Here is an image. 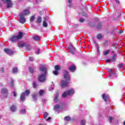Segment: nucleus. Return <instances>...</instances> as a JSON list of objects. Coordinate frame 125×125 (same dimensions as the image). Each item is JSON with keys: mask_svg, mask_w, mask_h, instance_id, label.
Masks as SVG:
<instances>
[{"mask_svg": "<svg viewBox=\"0 0 125 125\" xmlns=\"http://www.w3.org/2000/svg\"><path fill=\"white\" fill-rule=\"evenodd\" d=\"M40 70L42 73L40 74L38 77V80L40 83H43L45 82L46 80V74L47 73V70L46 67L44 65H41L40 67Z\"/></svg>", "mask_w": 125, "mask_h": 125, "instance_id": "1", "label": "nucleus"}, {"mask_svg": "<svg viewBox=\"0 0 125 125\" xmlns=\"http://www.w3.org/2000/svg\"><path fill=\"white\" fill-rule=\"evenodd\" d=\"M64 79L65 80V81L64 80H62L61 81V86L62 87H66V86H68V84L69 83V82H70V75H69V73H68V71H64V74L63 75Z\"/></svg>", "mask_w": 125, "mask_h": 125, "instance_id": "2", "label": "nucleus"}, {"mask_svg": "<svg viewBox=\"0 0 125 125\" xmlns=\"http://www.w3.org/2000/svg\"><path fill=\"white\" fill-rule=\"evenodd\" d=\"M22 37H23V32H20L19 33V34L17 36L16 35L13 36L11 38L10 40L11 42H17L18 41H19V40H21V39Z\"/></svg>", "mask_w": 125, "mask_h": 125, "instance_id": "3", "label": "nucleus"}, {"mask_svg": "<svg viewBox=\"0 0 125 125\" xmlns=\"http://www.w3.org/2000/svg\"><path fill=\"white\" fill-rule=\"evenodd\" d=\"M8 93V91L7 89L6 88H2L0 90V96L2 98H6Z\"/></svg>", "mask_w": 125, "mask_h": 125, "instance_id": "4", "label": "nucleus"}, {"mask_svg": "<svg viewBox=\"0 0 125 125\" xmlns=\"http://www.w3.org/2000/svg\"><path fill=\"white\" fill-rule=\"evenodd\" d=\"M75 93V90L73 89H71L68 90L67 92H65L62 95L63 98H65L67 97V95H72Z\"/></svg>", "mask_w": 125, "mask_h": 125, "instance_id": "5", "label": "nucleus"}, {"mask_svg": "<svg viewBox=\"0 0 125 125\" xmlns=\"http://www.w3.org/2000/svg\"><path fill=\"white\" fill-rule=\"evenodd\" d=\"M29 94H30V91L29 90L25 91V92L21 93L20 98L22 102L25 101V97L28 96Z\"/></svg>", "mask_w": 125, "mask_h": 125, "instance_id": "6", "label": "nucleus"}, {"mask_svg": "<svg viewBox=\"0 0 125 125\" xmlns=\"http://www.w3.org/2000/svg\"><path fill=\"white\" fill-rule=\"evenodd\" d=\"M25 15L23 13H21L20 14V19L19 20L20 23L21 24H24L26 22V19H25Z\"/></svg>", "mask_w": 125, "mask_h": 125, "instance_id": "7", "label": "nucleus"}, {"mask_svg": "<svg viewBox=\"0 0 125 125\" xmlns=\"http://www.w3.org/2000/svg\"><path fill=\"white\" fill-rule=\"evenodd\" d=\"M5 3H7V8H10V7H12V2H11V0H2Z\"/></svg>", "mask_w": 125, "mask_h": 125, "instance_id": "8", "label": "nucleus"}, {"mask_svg": "<svg viewBox=\"0 0 125 125\" xmlns=\"http://www.w3.org/2000/svg\"><path fill=\"white\" fill-rule=\"evenodd\" d=\"M107 71L109 72L110 74V75L108 77H117V74L114 70L112 69H108Z\"/></svg>", "mask_w": 125, "mask_h": 125, "instance_id": "9", "label": "nucleus"}, {"mask_svg": "<svg viewBox=\"0 0 125 125\" xmlns=\"http://www.w3.org/2000/svg\"><path fill=\"white\" fill-rule=\"evenodd\" d=\"M102 97L105 102H107L108 101V100L110 98L109 95H107L106 94H104L102 95Z\"/></svg>", "mask_w": 125, "mask_h": 125, "instance_id": "10", "label": "nucleus"}, {"mask_svg": "<svg viewBox=\"0 0 125 125\" xmlns=\"http://www.w3.org/2000/svg\"><path fill=\"white\" fill-rule=\"evenodd\" d=\"M68 49H69L71 53L72 54H75V51H76V48L73 46V45H70V46L68 47Z\"/></svg>", "mask_w": 125, "mask_h": 125, "instance_id": "11", "label": "nucleus"}, {"mask_svg": "<svg viewBox=\"0 0 125 125\" xmlns=\"http://www.w3.org/2000/svg\"><path fill=\"white\" fill-rule=\"evenodd\" d=\"M4 52L9 55H12V54H13V51H12L11 50H10L9 49H5Z\"/></svg>", "mask_w": 125, "mask_h": 125, "instance_id": "12", "label": "nucleus"}, {"mask_svg": "<svg viewBox=\"0 0 125 125\" xmlns=\"http://www.w3.org/2000/svg\"><path fill=\"white\" fill-rule=\"evenodd\" d=\"M54 110L56 112H57V111H59L60 110V105L59 104H56L54 107Z\"/></svg>", "mask_w": 125, "mask_h": 125, "instance_id": "13", "label": "nucleus"}, {"mask_svg": "<svg viewBox=\"0 0 125 125\" xmlns=\"http://www.w3.org/2000/svg\"><path fill=\"white\" fill-rule=\"evenodd\" d=\"M32 97L34 101H36L37 100V97H38V94L37 93H34L32 95Z\"/></svg>", "mask_w": 125, "mask_h": 125, "instance_id": "14", "label": "nucleus"}, {"mask_svg": "<svg viewBox=\"0 0 125 125\" xmlns=\"http://www.w3.org/2000/svg\"><path fill=\"white\" fill-rule=\"evenodd\" d=\"M69 69L70 72H75L76 66L75 65H71Z\"/></svg>", "mask_w": 125, "mask_h": 125, "instance_id": "15", "label": "nucleus"}, {"mask_svg": "<svg viewBox=\"0 0 125 125\" xmlns=\"http://www.w3.org/2000/svg\"><path fill=\"white\" fill-rule=\"evenodd\" d=\"M58 97H59V95L58 94H56L55 96V99L54 100L55 103H57V102H58Z\"/></svg>", "mask_w": 125, "mask_h": 125, "instance_id": "16", "label": "nucleus"}, {"mask_svg": "<svg viewBox=\"0 0 125 125\" xmlns=\"http://www.w3.org/2000/svg\"><path fill=\"white\" fill-rule=\"evenodd\" d=\"M10 110L12 112H15L16 111V106L13 105L10 107Z\"/></svg>", "mask_w": 125, "mask_h": 125, "instance_id": "17", "label": "nucleus"}, {"mask_svg": "<svg viewBox=\"0 0 125 125\" xmlns=\"http://www.w3.org/2000/svg\"><path fill=\"white\" fill-rule=\"evenodd\" d=\"M9 81H10L9 84H10L12 87H13V83H14V81H13V80H12L11 78H9Z\"/></svg>", "mask_w": 125, "mask_h": 125, "instance_id": "18", "label": "nucleus"}, {"mask_svg": "<svg viewBox=\"0 0 125 125\" xmlns=\"http://www.w3.org/2000/svg\"><path fill=\"white\" fill-rule=\"evenodd\" d=\"M25 42H22L18 44L19 47H24V46H25Z\"/></svg>", "mask_w": 125, "mask_h": 125, "instance_id": "19", "label": "nucleus"}, {"mask_svg": "<svg viewBox=\"0 0 125 125\" xmlns=\"http://www.w3.org/2000/svg\"><path fill=\"white\" fill-rule=\"evenodd\" d=\"M71 117L69 116L64 117V121H65L66 122H69V121H71Z\"/></svg>", "mask_w": 125, "mask_h": 125, "instance_id": "20", "label": "nucleus"}, {"mask_svg": "<svg viewBox=\"0 0 125 125\" xmlns=\"http://www.w3.org/2000/svg\"><path fill=\"white\" fill-rule=\"evenodd\" d=\"M24 13L23 14H24V16L25 15H29V14H30V11L29 10H25L24 11Z\"/></svg>", "mask_w": 125, "mask_h": 125, "instance_id": "21", "label": "nucleus"}, {"mask_svg": "<svg viewBox=\"0 0 125 125\" xmlns=\"http://www.w3.org/2000/svg\"><path fill=\"white\" fill-rule=\"evenodd\" d=\"M116 58H117V55L116 54H114L112 58L111 59V61H112V62H114V61H115V59H116Z\"/></svg>", "mask_w": 125, "mask_h": 125, "instance_id": "22", "label": "nucleus"}, {"mask_svg": "<svg viewBox=\"0 0 125 125\" xmlns=\"http://www.w3.org/2000/svg\"><path fill=\"white\" fill-rule=\"evenodd\" d=\"M35 19H36V18H35V16H33L31 17L30 18V22H34V21H35Z\"/></svg>", "mask_w": 125, "mask_h": 125, "instance_id": "23", "label": "nucleus"}, {"mask_svg": "<svg viewBox=\"0 0 125 125\" xmlns=\"http://www.w3.org/2000/svg\"><path fill=\"white\" fill-rule=\"evenodd\" d=\"M102 27V23L101 22L99 23L97 26V28L99 30H100Z\"/></svg>", "mask_w": 125, "mask_h": 125, "instance_id": "24", "label": "nucleus"}, {"mask_svg": "<svg viewBox=\"0 0 125 125\" xmlns=\"http://www.w3.org/2000/svg\"><path fill=\"white\" fill-rule=\"evenodd\" d=\"M33 86L34 88H37V87H38V84L37 83V82L35 81L33 82Z\"/></svg>", "mask_w": 125, "mask_h": 125, "instance_id": "25", "label": "nucleus"}, {"mask_svg": "<svg viewBox=\"0 0 125 125\" xmlns=\"http://www.w3.org/2000/svg\"><path fill=\"white\" fill-rule=\"evenodd\" d=\"M18 72V68L17 67H15L13 69V72L14 74H16Z\"/></svg>", "mask_w": 125, "mask_h": 125, "instance_id": "26", "label": "nucleus"}, {"mask_svg": "<svg viewBox=\"0 0 125 125\" xmlns=\"http://www.w3.org/2000/svg\"><path fill=\"white\" fill-rule=\"evenodd\" d=\"M48 113L47 112H44L43 113V119H46L48 117Z\"/></svg>", "mask_w": 125, "mask_h": 125, "instance_id": "27", "label": "nucleus"}, {"mask_svg": "<svg viewBox=\"0 0 125 125\" xmlns=\"http://www.w3.org/2000/svg\"><path fill=\"white\" fill-rule=\"evenodd\" d=\"M44 93V90H41L40 91H39V95L40 96H42V95H43V94Z\"/></svg>", "mask_w": 125, "mask_h": 125, "instance_id": "28", "label": "nucleus"}, {"mask_svg": "<svg viewBox=\"0 0 125 125\" xmlns=\"http://www.w3.org/2000/svg\"><path fill=\"white\" fill-rule=\"evenodd\" d=\"M109 52H110V50H107L106 51H104V55H107L108 54H109Z\"/></svg>", "mask_w": 125, "mask_h": 125, "instance_id": "29", "label": "nucleus"}, {"mask_svg": "<svg viewBox=\"0 0 125 125\" xmlns=\"http://www.w3.org/2000/svg\"><path fill=\"white\" fill-rule=\"evenodd\" d=\"M34 41H40L41 38L39 36H36V37H34Z\"/></svg>", "mask_w": 125, "mask_h": 125, "instance_id": "30", "label": "nucleus"}, {"mask_svg": "<svg viewBox=\"0 0 125 125\" xmlns=\"http://www.w3.org/2000/svg\"><path fill=\"white\" fill-rule=\"evenodd\" d=\"M37 23H42V18L41 17H39L38 18Z\"/></svg>", "mask_w": 125, "mask_h": 125, "instance_id": "31", "label": "nucleus"}, {"mask_svg": "<svg viewBox=\"0 0 125 125\" xmlns=\"http://www.w3.org/2000/svg\"><path fill=\"white\" fill-rule=\"evenodd\" d=\"M60 65H56L55 67V70L56 71H59V70H60Z\"/></svg>", "mask_w": 125, "mask_h": 125, "instance_id": "32", "label": "nucleus"}, {"mask_svg": "<svg viewBox=\"0 0 125 125\" xmlns=\"http://www.w3.org/2000/svg\"><path fill=\"white\" fill-rule=\"evenodd\" d=\"M21 114L22 115H24V114H26V110L25 109L21 110Z\"/></svg>", "mask_w": 125, "mask_h": 125, "instance_id": "33", "label": "nucleus"}, {"mask_svg": "<svg viewBox=\"0 0 125 125\" xmlns=\"http://www.w3.org/2000/svg\"><path fill=\"white\" fill-rule=\"evenodd\" d=\"M43 26L45 28H46V27H47L48 24H47V23H46V21H43Z\"/></svg>", "mask_w": 125, "mask_h": 125, "instance_id": "34", "label": "nucleus"}, {"mask_svg": "<svg viewBox=\"0 0 125 125\" xmlns=\"http://www.w3.org/2000/svg\"><path fill=\"white\" fill-rule=\"evenodd\" d=\"M81 125H85V120H81Z\"/></svg>", "mask_w": 125, "mask_h": 125, "instance_id": "35", "label": "nucleus"}, {"mask_svg": "<svg viewBox=\"0 0 125 125\" xmlns=\"http://www.w3.org/2000/svg\"><path fill=\"white\" fill-rule=\"evenodd\" d=\"M97 38L98 40H100V39L102 38V35L101 34H98L97 36Z\"/></svg>", "mask_w": 125, "mask_h": 125, "instance_id": "36", "label": "nucleus"}, {"mask_svg": "<svg viewBox=\"0 0 125 125\" xmlns=\"http://www.w3.org/2000/svg\"><path fill=\"white\" fill-rule=\"evenodd\" d=\"M25 47L27 50H30V49H31V46H30L29 45H26Z\"/></svg>", "mask_w": 125, "mask_h": 125, "instance_id": "37", "label": "nucleus"}, {"mask_svg": "<svg viewBox=\"0 0 125 125\" xmlns=\"http://www.w3.org/2000/svg\"><path fill=\"white\" fill-rule=\"evenodd\" d=\"M54 75H55V76H57V75H58V74H59V73H58V71H54L53 72Z\"/></svg>", "mask_w": 125, "mask_h": 125, "instance_id": "38", "label": "nucleus"}, {"mask_svg": "<svg viewBox=\"0 0 125 125\" xmlns=\"http://www.w3.org/2000/svg\"><path fill=\"white\" fill-rule=\"evenodd\" d=\"M43 21H44L45 22H46V21H47V20H48V17H45L43 18Z\"/></svg>", "mask_w": 125, "mask_h": 125, "instance_id": "39", "label": "nucleus"}, {"mask_svg": "<svg viewBox=\"0 0 125 125\" xmlns=\"http://www.w3.org/2000/svg\"><path fill=\"white\" fill-rule=\"evenodd\" d=\"M29 72L32 74V73L34 72V69L31 67H29Z\"/></svg>", "mask_w": 125, "mask_h": 125, "instance_id": "40", "label": "nucleus"}, {"mask_svg": "<svg viewBox=\"0 0 125 125\" xmlns=\"http://www.w3.org/2000/svg\"><path fill=\"white\" fill-rule=\"evenodd\" d=\"M52 87L51 88H49V90H52L53 89V88H54V84H53V83H52Z\"/></svg>", "mask_w": 125, "mask_h": 125, "instance_id": "41", "label": "nucleus"}, {"mask_svg": "<svg viewBox=\"0 0 125 125\" xmlns=\"http://www.w3.org/2000/svg\"><path fill=\"white\" fill-rule=\"evenodd\" d=\"M108 120L109 121V122L111 123L112 121H113V118H112V117H108Z\"/></svg>", "mask_w": 125, "mask_h": 125, "instance_id": "42", "label": "nucleus"}, {"mask_svg": "<svg viewBox=\"0 0 125 125\" xmlns=\"http://www.w3.org/2000/svg\"><path fill=\"white\" fill-rule=\"evenodd\" d=\"M123 63H120L118 65V67H119V68H122V67H123Z\"/></svg>", "mask_w": 125, "mask_h": 125, "instance_id": "43", "label": "nucleus"}, {"mask_svg": "<svg viewBox=\"0 0 125 125\" xmlns=\"http://www.w3.org/2000/svg\"><path fill=\"white\" fill-rule=\"evenodd\" d=\"M96 46L97 47V51H99V46H98V44H96Z\"/></svg>", "mask_w": 125, "mask_h": 125, "instance_id": "44", "label": "nucleus"}, {"mask_svg": "<svg viewBox=\"0 0 125 125\" xmlns=\"http://www.w3.org/2000/svg\"><path fill=\"white\" fill-rule=\"evenodd\" d=\"M50 120H51V117H48V118H47L46 119V122H49V121H50Z\"/></svg>", "mask_w": 125, "mask_h": 125, "instance_id": "45", "label": "nucleus"}, {"mask_svg": "<svg viewBox=\"0 0 125 125\" xmlns=\"http://www.w3.org/2000/svg\"><path fill=\"white\" fill-rule=\"evenodd\" d=\"M29 61H34V58H32V57H30L29 58Z\"/></svg>", "mask_w": 125, "mask_h": 125, "instance_id": "46", "label": "nucleus"}, {"mask_svg": "<svg viewBox=\"0 0 125 125\" xmlns=\"http://www.w3.org/2000/svg\"><path fill=\"white\" fill-rule=\"evenodd\" d=\"M114 0L116 2V3H117L118 4H120V1H119V0Z\"/></svg>", "mask_w": 125, "mask_h": 125, "instance_id": "47", "label": "nucleus"}, {"mask_svg": "<svg viewBox=\"0 0 125 125\" xmlns=\"http://www.w3.org/2000/svg\"><path fill=\"white\" fill-rule=\"evenodd\" d=\"M37 50H38V52H37V54H40V48L37 49Z\"/></svg>", "mask_w": 125, "mask_h": 125, "instance_id": "48", "label": "nucleus"}, {"mask_svg": "<svg viewBox=\"0 0 125 125\" xmlns=\"http://www.w3.org/2000/svg\"><path fill=\"white\" fill-rule=\"evenodd\" d=\"M84 21V20L83 19H80V22H83Z\"/></svg>", "mask_w": 125, "mask_h": 125, "instance_id": "49", "label": "nucleus"}, {"mask_svg": "<svg viewBox=\"0 0 125 125\" xmlns=\"http://www.w3.org/2000/svg\"><path fill=\"white\" fill-rule=\"evenodd\" d=\"M106 62L107 63H108V62H111V60H106Z\"/></svg>", "mask_w": 125, "mask_h": 125, "instance_id": "50", "label": "nucleus"}, {"mask_svg": "<svg viewBox=\"0 0 125 125\" xmlns=\"http://www.w3.org/2000/svg\"><path fill=\"white\" fill-rule=\"evenodd\" d=\"M13 96H15V97L16 96V92H13Z\"/></svg>", "mask_w": 125, "mask_h": 125, "instance_id": "51", "label": "nucleus"}, {"mask_svg": "<svg viewBox=\"0 0 125 125\" xmlns=\"http://www.w3.org/2000/svg\"><path fill=\"white\" fill-rule=\"evenodd\" d=\"M67 2H69V3H71V2H72V0H68Z\"/></svg>", "mask_w": 125, "mask_h": 125, "instance_id": "52", "label": "nucleus"}, {"mask_svg": "<svg viewBox=\"0 0 125 125\" xmlns=\"http://www.w3.org/2000/svg\"><path fill=\"white\" fill-rule=\"evenodd\" d=\"M83 15L84 16H87V14L86 13H84Z\"/></svg>", "mask_w": 125, "mask_h": 125, "instance_id": "53", "label": "nucleus"}, {"mask_svg": "<svg viewBox=\"0 0 125 125\" xmlns=\"http://www.w3.org/2000/svg\"><path fill=\"white\" fill-rule=\"evenodd\" d=\"M0 70L1 72H3V68H1Z\"/></svg>", "mask_w": 125, "mask_h": 125, "instance_id": "54", "label": "nucleus"}, {"mask_svg": "<svg viewBox=\"0 0 125 125\" xmlns=\"http://www.w3.org/2000/svg\"><path fill=\"white\" fill-rule=\"evenodd\" d=\"M42 102H44V101H45V99H42Z\"/></svg>", "mask_w": 125, "mask_h": 125, "instance_id": "55", "label": "nucleus"}, {"mask_svg": "<svg viewBox=\"0 0 125 125\" xmlns=\"http://www.w3.org/2000/svg\"><path fill=\"white\" fill-rule=\"evenodd\" d=\"M36 1H40V0H36Z\"/></svg>", "mask_w": 125, "mask_h": 125, "instance_id": "56", "label": "nucleus"}, {"mask_svg": "<svg viewBox=\"0 0 125 125\" xmlns=\"http://www.w3.org/2000/svg\"><path fill=\"white\" fill-rule=\"evenodd\" d=\"M0 6H1V3H0Z\"/></svg>", "mask_w": 125, "mask_h": 125, "instance_id": "57", "label": "nucleus"}, {"mask_svg": "<svg viewBox=\"0 0 125 125\" xmlns=\"http://www.w3.org/2000/svg\"><path fill=\"white\" fill-rule=\"evenodd\" d=\"M124 125H125V122H124Z\"/></svg>", "mask_w": 125, "mask_h": 125, "instance_id": "58", "label": "nucleus"}, {"mask_svg": "<svg viewBox=\"0 0 125 125\" xmlns=\"http://www.w3.org/2000/svg\"><path fill=\"white\" fill-rule=\"evenodd\" d=\"M1 117H2L1 116H0V119L1 118Z\"/></svg>", "mask_w": 125, "mask_h": 125, "instance_id": "59", "label": "nucleus"}]
</instances>
